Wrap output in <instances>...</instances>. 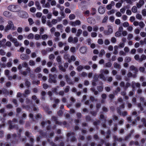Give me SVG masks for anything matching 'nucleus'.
<instances>
[{"label":"nucleus","instance_id":"obj_19","mask_svg":"<svg viewBox=\"0 0 146 146\" xmlns=\"http://www.w3.org/2000/svg\"><path fill=\"white\" fill-rule=\"evenodd\" d=\"M29 65L31 66H34L35 65V62L32 60H30L29 62Z\"/></svg>","mask_w":146,"mask_h":146},{"label":"nucleus","instance_id":"obj_34","mask_svg":"<svg viewBox=\"0 0 146 146\" xmlns=\"http://www.w3.org/2000/svg\"><path fill=\"white\" fill-rule=\"evenodd\" d=\"M36 8L34 7H31L30 8V11L32 13H34L36 11Z\"/></svg>","mask_w":146,"mask_h":146},{"label":"nucleus","instance_id":"obj_43","mask_svg":"<svg viewBox=\"0 0 146 146\" xmlns=\"http://www.w3.org/2000/svg\"><path fill=\"white\" fill-rule=\"evenodd\" d=\"M22 66L23 67L27 68L28 66V64L26 62H24L22 63Z\"/></svg>","mask_w":146,"mask_h":146},{"label":"nucleus","instance_id":"obj_62","mask_svg":"<svg viewBox=\"0 0 146 146\" xmlns=\"http://www.w3.org/2000/svg\"><path fill=\"white\" fill-rule=\"evenodd\" d=\"M98 44H102L103 43V41L102 39H99L98 41Z\"/></svg>","mask_w":146,"mask_h":146},{"label":"nucleus","instance_id":"obj_59","mask_svg":"<svg viewBox=\"0 0 146 146\" xmlns=\"http://www.w3.org/2000/svg\"><path fill=\"white\" fill-rule=\"evenodd\" d=\"M130 86V84L128 83L127 82L126 83L125 85V86L124 88V89L126 90Z\"/></svg>","mask_w":146,"mask_h":146},{"label":"nucleus","instance_id":"obj_5","mask_svg":"<svg viewBox=\"0 0 146 146\" xmlns=\"http://www.w3.org/2000/svg\"><path fill=\"white\" fill-rule=\"evenodd\" d=\"M81 24V22L79 20H76L74 22H72L70 23V25L73 27H75L77 25H79Z\"/></svg>","mask_w":146,"mask_h":146},{"label":"nucleus","instance_id":"obj_12","mask_svg":"<svg viewBox=\"0 0 146 146\" xmlns=\"http://www.w3.org/2000/svg\"><path fill=\"white\" fill-rule=\"evenodd\" d=\"M35 5L38 10H40L41 9V7L40 6V3L38 1H36L35 2Z\"/></svg>","mask_w":146,"mask_h":146},{"label":"nucleus","instance_id":"obj_47","mask_svg":"<svg viewBox=\"0 0 146 146\" xmlns=\"http://www.w3.org/2000/svg\"><path fill=\"white\" fill-rule=\"evenodd\" d=\"M49 58L51 60H53L55 58V57L53 54H51L49 56Z\"/></svg>","mask_w":146,"mask_h":146},{"label":"nucleus","instance_id":"obj_52","mask_svg":"<svg viewBox=\"0 0 146 146\" xmlns=\"http://www.w3.org/2000/svg\"><path fill=\"white\" fill-rule=\"evenodd\" d=\"M52 16V13H50L47 14V15H46V17L48 19H50L51 18Z\"/></svg>","mask_w":146,"mask_h":146},{"label":"nucleus","instance_id":"obj_9","mask_svg":"<svg viewBox=\"0 0 146 146\" xmlns=\"http://www.w3.org/2000/svg\"><path fill=\"white\" fill-rule=\"evenodd\" d=\"M98 10L99 12L101 14H103L105 12V8L102 6L99 7Z\"/></svg>","mask_w":146,"mask_h":146},{"label":"nucleus","instance_id":"obj_26","mask_svg":"<svg viewBox=\"0 0 146 146\" xmlns=\"http://www.w3.org/2000/svg\"><path fill=\"white\" fill-rule=\"evenodd\" d=\"M82 33V31L81 29H78L77 31V32L76 34V36H79L80 35H81Z\"/></svg>","mask_w":146,"mask_h":146},{"label":"nucleus","instance_id":"obj_53","mask_svg":"<svg viewBox=\"0 0 146 146\" xmlns=\"http://www.w3.org/2000/svg\"><path fill=\"white\" fill-rule=\"evenodd\" d=\"M11 44H11V42L9 41H7L5 44V45L6 46H8L9 47H10L11 46Z\"/></svg>","mask_w":146,"mask_h":146},{"label":"nucleus","instance_id":"obj_1","mask_svg":"<svg viewBox=\"0 0 146 146\" xmlns=\"http://www.w3.org/2000/svg\"><path fill=\"white\" fill-rule=\"evenodd\" d=\"M15 30V27L14 24L11 21H8V24L5 27L4 30L5 32H7L10 29Z\"/></svg>","mask_w":146,"mask_h":146},{"label":"nucleus","instance_id":"obj_48","mask_svg":"<svg viewBox=\"0 0 146 146\" xmlns=\"http://www.w3.org/2000/svg\"><path fill=\"white\" fill-rule=\"evenodd\" d=\"M122 6V3H117L115 5L116 7L117 8H119Z\"/></svg>","mask_w":146,"mask_h":146},{"label":"nucleus","instance_id":"obj_4","mask_svg":"<svg viewBox=\"0 0 146 146\" xmlns=\"http://www.w3.org/2000/svg\"><path fill=\"white\" fill-rule=\"evenodd\" d=\"M48 82L50 83H53L55 84L57 82V81L52 75L50 74H49V79L48 80Z\"/></svg>","mask_w":146,"mask_h":146},{"label":"nucleus","instance_id":"obj_54","mask_svg":"<svg viewBox=\"0 0 146 146\" xmlns=\"http://www.w3.org/2000/svg\"><path fill=\"white\" fill-rule=\"evenodd\" d=\"M35 39L37 40H38L40 38V36L38 34H36L35 35Z\"/></svg>","mask_w":146,"mask_h":146},{"label":"nucleus","instance_id":"obj_41","mask_svg":"<svg viewBox=\"0 0 146 146\" xmlns=\"http://www.w3.org/2000/svg\"><path fill=\"white\" fill-rule=\"evenodd\" d=\"M25 94H24V96L26 97V95H28L30 94V91L28 90H26L25 91Z\"/></svg>","mask_w":146,"mask_h":146},{"label":"nucleus","instance_id":"obj_31","mask_svg":"<svg viewBox=\"0 0 146 146\" xmlns=\"http://www.w3.org/2000/svg\"><path fill=\"white\" fill-rule=\"evenodd\" d=\"M121 34L120 32L117 31L115 33V36L116 37H119L121 36Z\"/></svg>","mask_w":146,"mask_h":146},{"label":"nucleus","instance_id":"obj_22","mask_svg":"<svg viewBox=\"0 0 146 146\" xmlns=\"http://www.w3.org/2000/svg\"><path fill=\"white\" fill-rule=\"evenodd\" d=\"M100 73H104L106 74H108L109 73V71L107 70L101 69L100 70Z\"/></svg>","mask_w":146,"mask_h":146},{"label":"nucleus","instance_id":"obj_21","mask_svg":"<svg viewBox=\"0 0 146 146\" xmlns=\"http://www.w3.org/2000/svg\"><path fill=\"white\" fill-rule=\"evenodd\" d=\"M84 67L82 65L79 66L76 68L78 72L81 71L84 68Z\"/></svg>","mask_w":146,"mask_h":146},{"label":"nucleus","instance_id":"obj_42","mask_svg":"<svg viewBox=\"0 0 146 146\" xmlns=\"http://www.w3.org/2000/svg\"><path fill=\"white\" fill-rule=\"evenodd\" d=\"M48 37V35L46 34L43 35L42 36V38L44 40L46 39Z\"/></svg>","mask_w":146,"mask_h":146},{"label":"nucleus","instance_id":"obj_3","mask_svg":"<svg viewBox=\"0 0 146 146\" xmlns=\"http://www.w3.org/2000/svg\"><path fill=\"white\" fill-rule=\"evenodd\" d=\"M108 30L104 31V34L106 35H108L111 34L113 33V30L112 27L110 25L107 26Z\"/></svg>","mask_w":146,"mask_h":146},{"label":"nucleus","instance_id":"obj_20","mask_svg":"<svg viewBox=\"0 0 146 146\" xmlns=\"http://www.w3.org/2000/svg\"><path fill=\"white\" fill-rule=\"evenodd\" d=\"M101 97L102 100L101 101L102 103L103 102H104V100L106 99L107 98V95L106 94H103L102 95Z\"/></svg>","mask_w":146,"mask_h":146},{"label":"nucleus","instance_id":"obj_8","mask_svg":"<svg viewBox=\"0 0 146 146\" xmlns=\"http://www.w3.org/2000/svg\"><path fill=\"white\" fill-rule=\"evenodd\" d=\"M80 51L82 54H84L87 51L86 47L85 46L81 47L80 49Z\"/></svg>","mask_w":146,"mask_h":146},{"label":"nucleus","instance_id":"obj_15","mask_svg":"<svg viewBox=\"0 0 146 146\" xmlns=\"http://www.w3.org/2000/svg\"><path fill=\"white\" fill-rule=\"evenodd\" d=\"M55 9V8H54L52 9V14L54 16H55L56 17L59 14V13L58 11L54 10Z\"/></svg>","mask_w":146,"mask_h":146},{"label":"nucleus","instance_id":"obj_44","mask_svg":"<svg viewBox=\"0 0 146 146\" xmlns=\"http://www.w3.org/2000/svg\"><path fill=\"white\" fill-rule=\"evenodd\" d=\"M43 13L44 14H47L48 13L49 11L47 9H44L42 11Z\"/></svg>","mask_w":146,"mask_h":146},{"label":"nucleus","instance_id":"obj_24","mask_svg":"<svg viewBox=\"0 0 146 146\" xmlns=\"http://www.w3.org/2000/svg\"><path fill=\"white\" fill-rule=\"evenodd\" d=\"M41 71V68L40 67H37L34 70L35 72L37 73L40 72Z\"/></svg>","mask_w":146,"mask_h":146},{"label":"nucleus","instance_id":"obj_63","mask_svg":"<svg viewBox=\"0 0 146 146\" xmlns=\"http://www.w3.org/2000/svg\"><path fill=\"white\" fill-rule=\"evenodd\" d=\"M140 35L142 37H144L146 36V33L144 32H141L140 33Z\"/></svg>","mask_w":146,"mask_h":146},{"label":"nucleus","instance_id":"obj_64","mask_svg":"<svg viewBox=\"0 0 146 146\" xmlns=\"http://www.w3.org/2000/svg\"><path fill=\"white\" fill-rule=\"evenodd\" d=\"M142 14L143 16H146V9H144L142 11Z\"/></svg>","mask_w":146,"mask_h":146},{"label":"nucleus","instance_id":"obj_57","mask_svg":"<svg viewBox=\"0 0 146 146\" xmlns=\"http://www.w3.org/2000/svg\"><path fill=\"white\" fill-rule=\"evenodd\" d=\"M136 18L137 19L141 20L142 18V16L139 14H137L136 15Z\"/></svg>","mask_w":146,"mask_h":146},{"label":"nucleus","instance_id":"obj_38","mask_svg":"<svg viewBox=\"0 0 146 146\" xmlns=\"http://www.w3.org/2000/svg\"><path fill=\"white\" fill-rule=\"evenodd\" d=\"M90 99L91 101H92V102H93L94 101H97V99H95L93 96H90Z\"/></svg>","mask_w":146,"mask_h":146},{"label":"nucleus","instance_id":"obj_40","mask_svg":"<svg viewBox=\"0 0 146 146\" xmlns=\"http://www.w3.org/2000/svg\"><path fill=\"white\" fill-rule=\"evenodd\" d=\"M34 37L33 34L32 33H31L29 34L28 36V38L29 39H32Z\"/></svg>","mask_w":146,"mask_h":146},{"label":"nucleus","instance_id":"obj_14","mask_svg":"<svg viewBox=\"0 0 146 146\" xmlns=\"http://www.w3.org/2000/svg\"><path fill=\"white\" fill-rule=\"evenodd\" d=\"M146 59V56L144 54H142L140 58L139 59V62H142L143 60H144Z\"/></svg>","mask_w":146,"mask_h":146},{"label":"nucleus","instance_id":"obj_45","mask_svg":"<svg viewBox=\"0 0 146 146\" xmlns=\"http://www.w3.org/2000/svg\"><path fill=\"white\" fill-rule=\"evenodd\" d=\"M116 39L114 37H112L111 38V41L113 43H115L116 41Z\"/></svg>","mask_w":146,"mask_h":146},{"label":"nucleus","instance_id":"obj_61","mask_svg":"<svg viewBox=\"0 0 146 146\" xmlns=\"http://www.w3.org/2000/svg\"><path fill=\"white\" fill-rule=\"evenodd\" d=\"M110 41L108 39H106L104 41V44L106 45H108L110 44Z\"/></svg>","mask_w":146,"mask_h":146},{"label":"nucleus","instance_id":"obj_6","mask_svg":"<svg viewBox=\"0 0 146 146\" xmlns=\"http://www.w3.org/2000/svg\"><path fill=\"white\" fill-rule=\"evenodd\" d=\"M145 2L143 0H140L139 2L136 4V6L138 8L141 7L144 4Z\"/></svg>","mask_w":146,"mask_h":146},{"label":"nucleus","instance_id":"obj_50","mask_svg":"<svg viewBox=\"0 0 146 146\" xmlns=\"http://www.w3.org/2000/svg\"><path fill=\"white\" fill-rule=\"evenodd\" d=\"M7 38L11 41L13 38L12 37V35L10 34L7 36Z\"/></svg>","mask_w":146,"mask_h":146},{"label":"nucleus","instance_id":"obj_51","mask_svg":"<svg viewBox=\"0 0 146 146\" xmlns=\"http://www.w3.org/2000/svg\"><path fill=\"white\" fill-rule=\"evenodd\" d=\"M0 54L2 56L5 55V52L2 49L0 50Z\"/></svg>","mask_w":146,"mask_h":146},{"label":"nucleus","instance_id":"obj_2","mask_svg":"<svg viewBox=\"0 0 146 146\" xmlns=\"http://www.w3.org/2000/svg\"><path fill=\"white\" fill-rule=\"evenodd\" d=\"M19 6L15 5H10L8 7V10L13 12L17 11L19 10Z\"/></svg>","mask_w":146,"mask_h":146},{"label":"nucleus","instance_id":"obj_30","mask_svg":"<svg viewBox=\"0 0 146 146\" xmlns=\"http://www.w3.org/2000/svg\"><path fill=\"white\" fill-rule=\"evenodd\" d=\"M103 73H101V74H99V76L100 77V78L105 80H106V78Z\"/></svg>","mask_w":146,"mask_h":146},{"label":"nucleus","instance_id":"obj_39","mask_svg":"<svg viewBox=\"0 0 146 146\" xmlns=\"http://www.w3.org/2000/svg\"><path fill=\"white\" fill-rule=\"evenodd\" d=\"M126 14L128 15H130L132 14L131 11L130 9H127L126 11Z\"/></svg>","mask_w":146,"mask_h":146},{"label":"nucleus","instance_id":"obj_18","mask_svg":"<svg viewBox=\"0 0 146 146\" xmlns=\"http://www.w3.org/2000/svg\"><path fill=\"white\" fill-rule=\"evenodd\" d=\"M46 18L45 16H42L41 18V21L42 23L45 24L46 22Z\"/></svg>","mask_w":146,"mask_h":146},{"label":"nucleus","instance_id":"obj_55","mask_svg":"<svg viewBox=\"0 0 146 146\" xmlns=\"http://www.w3.org/2000/svg\"><path fill=\"white\" fill-rule=\"evenodd\" d=\"M75 18V16L74 14H71L69 16V18L70 20L74 19Z\"/></svg>","mask_w":146,"mask_h":146},{"label":"nucleus","instance_id":"obj_28","mask_svg":"<svg viewBox=\"0 0 146 146\" xmlns=\"http://www.w3.org/2000/svg\"><path fill=\"white\" fill-rule=\"evenodd\" d=\"M131 58L130 57L127 56L125 57V61L126 62H129L131 60Z\"/></svg>","mask_w":146,"mask_h":146},{"label":"nucleus","instance_id":"obj_7","mask_svg":"<svg viewBox=\"0 0 146 146\" xmlns=\"http://www.w3.org/2000/svg\"><path fill=\"white\" fill-rule=\"evenodd\" d=\"M20 58L22 60H28L29 57L25 54H22L20 55Z\"/></svg>","mask_w":146,"mask_h":146},{"label":"nucleus","instance_id":"obj_23","mask_svg":"<svg viewBox=\"0 0 146 146\" xmlns=\"http://www.w3.org/2000/svg\"><path fill=\"white\" fill-rule=\"evenodd\" d=\"M105 53V51L103 49H102L100 51V52L99 56L102 57L103 56V55Z\"/></svg>","mask_w":146,"mask_h":146},{"label":"nucleus","instance_id":"obj_37","mask_svg":"<svg viewBox=\"0 0 146 146\" xmlns=\"http://www.w3.org/2000/svg\"><path fill=\"white\" fill-rule=\"evenodd\" d=\"M70 87L68 86H67L64 90V92L65 93H67L69 92L70 89Z\"/></svg>","mask_w":146,"mask_h":146},{"label":"nucleus","instance_id":"obj_16","mask_svg":"<svg viewBox=\"0 0 146 146\" xmlns=\"http://www.w3.org/2000/svg\"><path fill=\"white\" fill-rule=\"evenodd\" d=\"M113 66L115 68L119 69L121 68L120 65L117 62L114 63L113 64Z\"/></svg>","mask_w":146,"mask_h":146},{"label":"nucleus","instance_id":"obj_32","mask_svg":"<svg viewBox=\"0 0 146 146\" xmlns=\"http://www.w3.org/2000/svg\"><path fill=\"white\" fill-rule=\"evenodd\" d=\"M59 69L63 72H65L66 71V69L63 67L62 65H60Z\"/></svg>","mask_w":146,"mask_h":146},{"label":"nucleus","instance_id":"obj_33","mask_svg":"<svg viewBox=\"0 0 146 146\" xmlns=\"http://www.w3.org/2000/svg\"><path fill=\"white\" fill-rule=\"evenodd\" d=\"M10 12L8 11H5L4 12L3 15L5 17H9V16Z\"/></svg>","mask_w":146,"mask_h":146},{"label":"nucleus","instance_id":"obj_27","mask_svg":"<svg viewBox=\"0 0 146 146\" xmlns=\"http://www.w3.org/2000/svg\"><path fill=\"white\" fill-rule=\"evenodd\" d=\"M42 7L44 8H50V3H47L46 4H45L44 5H42Z\"/></svg>","mask_w":146,"mask_h":146},{"label":"nucleus","instance_id":"obj_56","mask_svg":"<svg viewBox=\"0 0 146 146\" xmlns=\"http://www.w3.org/2000/svg\"><path fill=\"white\" fill-rule=\"evenodd\" d=\"M12 63L11 62H8L6 64V66L8 67H10L12 66Z\"/></svg>","mask_w":146,"mask_h":146},{"label":"nucleus","instance_id":"obj_13","mask_svg":"<svg viewBox=\"0 0 146 146\" xmlns=\"http://www.w3.org/2000/svg\"><path fill=\"white\" fill-rule=\"evenodd\" d=\"M76 58L75 57L74 55H72L70 57V58L68 60V62L69 63H70L72 61H75L76 60Z\"/></svg>","mask_w":146,"mask_h":146},{"label":"nucleus","instance_id":"obj_60","mask_svg":"<svg viewBox=\"0 0 146 146\" xmlns=\"http://www.w3.org/2000/svg\"><path fill=\"white\" fill-rule=\"evenodd\" d=\"M123 25L124 27H127L129 26V24L127 22H125L123 23Z\"/></svg>","mask_w":146,"mask_h":146},{"label":"nucleus","instance_id":"obj_46","mask_svg":"<svg viewBox=\"0 0 146 146\" xmlns=\"http://www.w3.org/2000/svg\"><path fill=\"white\" fill-rule=\"evenodd\" d=\"M10 71L8 70H5V74L7 76L9 75Z\"/></svg>","mask_w":146,"mask_h":146},{"label":"nucleus","instance_id":"obj_17","mask_svg":"<svg viewBox=\"0 0 146 146\" xmlns=\"http://www.w3.org/2000/svg\"><path fill=\"white\" fill-rule=\"evenodd\" d=\"M137 6L136 7L135 6H133L131 8V11L133 13H136L137 10Z\"/></svg>","mask_w":146,"mask_h":146},{"label":"nucleus","instance_id":"obj_35","mask_svg":"<svg viewBox=\"0 0 146 146\" xmlns=\"http://www.w3.org/2000/svg\"><path fill=\"white\" fill-rule=\"evenodd\" d=\"M115 12V10L114 9H112L110 11H108L107 12V13H108V15H110L111 14L114 13Z\"/></svg>","mask_w":146,"mask_h":146},{"label":"nucleus","instance_id":"obj_36","mask_svg":"<svg viewBox=\"0 0 146 146\" xmlns=\"http://www.w3.org/2000/svg\"><path fill=\"white\" fill-rule=\"evenodd\" d=\"M78 41V38L76 37H75L74 38H73V40L72 41V43H77Z\"/></svg>","mask_w":146,"mask_h":146},{"label":"nucleus","instance_id":"obj_29","mask_svg":"<svg viewBox=\"0 0 146 146\" xmlns=\"http://www.w3.org/2000/svg\"><path fill=\"white\" fill-rule=\"evenodd\" d=\"M126 9V7H122L121 9H120V12L121 13H122V14H124L125 13Z\"/></svg>","mask_w":146,"mask_h":146},{"label":"nucleus","instance_id":"obj_10","mask_svg":"<svg viewBox=\"0 0 146 146\" xmlns=\"http://www.w3.org/2000/svg\"><path fill=\"white\" fill-rule=\"evenodd\" d=\"M65 77L66 82L69 84H72V82L70 79V78L67 75H66Z\"/></svg>","mask_w":146,"mask_h":146},{"label":"nucleus","instance_id":"obj_25","mask_svg":"<svg viewBox=\"0 0 146 146\" xmlns=\"http://www.w3.org/2000/svg\"><path fill=\"white\" fill-rule=\"evenodd\" d=\"M139 26L141 28H143L145 26V24L142 21H141L139 23Z\"/></svg>","mask_w":146,"mask_h":146},{"label":"nucleus","instance_id":"obj_58","mask_svg":"<svg viewBox=\"0 0 146 146\" xmlns=\"http://www.w3.org/2000/svg\"><path fill=\"white\" fill-rule=\"evenodd\" d=\"M50 4L52 6H55L56 4V2L55 0H52L50 3Z\"/></svg>","mask_w":146,"mask_h":146},{"label":"nucleus","instance_id":"obj_49","mask_svg":"<svg viewBox=\"0 0 146 146\" xmlns=\"http://www.w3.org/2000/svg\"><path fill=\"white\" fill-rule=\"evenodd\" d=\"M57 20L56 19H53L52 20L51 22L53 25H55L57 23Z\"/></svg>","mask_w":146,"mask_h":146},{"label":"nucleus","instance_id":"obj_11","mask_svg":"<svg viewBox=\"0 0 146 146\" xmlns=\"http://www.w3.org/2000/svg\"><path fill=\"white\" fill-rule=\"evenodd\" d=\"M19 13L20 15H21L22 14H23V15L21 16L23 18H27L28 17V15L27 13L25 12H23L22 11H20L19 12Z\"/></svg>","mask_w":146,"mask_h":146}]
</instances>
